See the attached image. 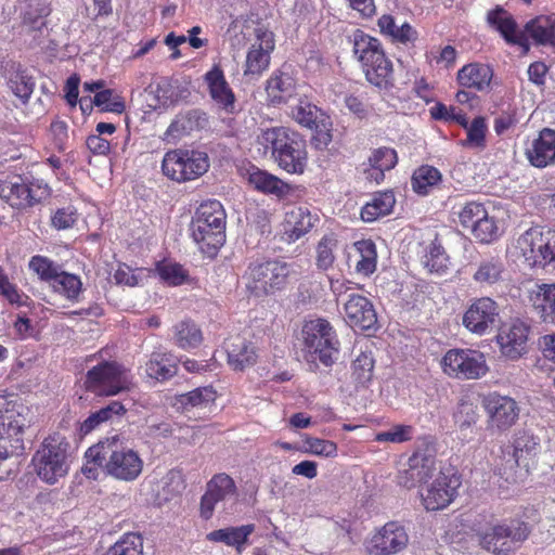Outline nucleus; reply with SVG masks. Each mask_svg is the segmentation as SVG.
I'll return each mask as SVG.
<instances>
[{
  "label": "nucleus",
  "instance_id": "nucleus-1",
  "mask_svg": "<svg viewBox=\"0 0 555 555\" xmlns=\"http://www.w3.org/2000/svg\"><path fill=\"white\" fill-rule=\"evenodd\" d=\"M258 152L274 159L288 173L302 175L308 164L306 142L299 133L286 127L261 129L256 138Z\"/></svg>",
  "mask_w": 555,
  "mask_h": 555
},
{
  "label": "nucleus",
  "instance_id": "nucleus-2",
  "mask_svg": "<svg viewBox=\"0 0 555 555\" xmlns=\"http://www.w3.org/2000/svg\"><path fill=\"white\" fill-rule=\"evenodd\" d=\"M86 455L89 461L103 465V472L117 480L133 481L143 470V460L140 454L122 446L116 436L90 447Z\"/></svg>",
  "mask_w": 555,
  "mask_h": 555
},
{
  "label": "nucleus",
  "instance_id": "nucleus-3",
  "mask_svg": "<svg viewBox=\"0 0 555 555\" xmlns=\"http://www.w3.org/2000/svg\"><path fill=\"white\" fill-rule=\"evenodd\" d=\"M354 59L360 63L367 82L379 90L393 86L392 62L386 56L382 42L361 29L349 38Z\"/></svg>",
  "mask_w": 555,
  "mask_h": 555
},
{
  "label": "nucleus",
  "instance_id": "nucleus-4",
  "mask_svg": "<svg viewBox=\"0 0 555 555\" xmlns=\"http://www.w3.org/2000/svg\"><path fill=\"white\" fill-rule=\"evenodd\" d=\"M532 527L518 518L499 520L475 531L478 546L490 555H513L529 539Z\"/></svg>",
  "mask_w": 555,
  "mask_h": 555
},
{
  "label": "nucleus",
  "instance_id": "nucleus-5",
  "mask_svg": "<svg viewBox=\"0 0 555 555\" xmlns=\"http://www.w3.org/2000/svg\"><path fill=\"white\" fill-rule=\"evenodd\" d=\"M227 214L222 204L209 199L199 205L191 221V235L199 249L215 256L225 243Z\"/></svg>",
  "mask_w": 555,
  "mask_h": 555
},
{
  "label": "nucleus",
  "instance_id": "nucleus-6",
  "mask_svg": "<svg viewBox=\"0 0 555 555\" xmlns=\"http://www.w3.org/2000/svg\"><path fill=\"white\" fill-rule=\"evenodd\" d=\"M31 465L41 481L57 483L69 472V443L66 438L59 434L44 438L33 455Z\"/></svg>",
  "mask_w": 555,
  "mask_h": 555
},
{
  "label": "nucleus",
  "instance_id": "nucleus-7",
  "mask_svg": "<svg viewBox=\"0 0 555 555\" xmlns=\"http://www.w3.org/2000/svg\"><path fill=\"white\" fill-rule=\"evenodd\" d=\"M301 334L307 360L310 362L320 360L324 365H331L339 347L337 335L331 323L322 318L306 321Z\"/></svg>",
  "mask_w": 555,
  "mask_h": 555
},
{
  "label": "nucleus",
  "instance_id": "nucleus-8",
  "mask_svg": "<svg viewBox=\"0 0 555 555\" xmlns=\"http://www.w3.org/2000/svg\"><path fill=\"white\" fill-rule=\"evenodd\" d=\"M209 169L207 153L197 150L168 151L162 162L163 173L172 181L188 182L198 179Z\"/></svg>",
  "mask_w": 555,
  "mask_h": 555
},
{
  "label": "nucleus",
  "instance_id": "nucleus-9",
  "mask_svg": "<svg viewBox=\"0 0 555 555\" xmlns=\"http://www.w3.org/2000/svg\"><path fill=\"white\" fill-rule=\"evenodd\" d=\"M288 274L289 267L286 262L270 260L250 263L243 279L249 294L261 297L280 289Z\"/></svg>",
  "mask_w": 555,
  "mask_h": 555
},
{
  "label": "nucleus",
  "instance_id": "nucleus-10",
  "mask_svg": "<svg viewBox=\"0 0 555 555\" xmlns=\"http://www.w3.org/2000/svg\"><path fill=\"white\" fill-rule=\"evenodd\" d=\"M131 385L129 372L115 361H104L87 372L85 386L96 396H115Z\"/></svg>",
  "mask_w": 555,
  "mask_h": 555
},
{
  "label": "nucleus",
  "instance_id": "nucleus-11",
  "mask_svg": "<svg viewBox=\"0 0 555 555\" xmlns=\"http://www.w3.org/2000/svg\"><path fill=\"white\" fill-rule=\"evenodd\" d=\"M441 367L446 375L460 380L480 379L489 372L486 356L475 349L448 350L441 359Z\"/></svg>",
  "mask_w": 555,
  "mask_h": 555
},
{
  "label": "nucleus",
  "instance_id": "nucleus-12",
  "mask_svg": "<svg viewBox=\"0 0 555 555\" xmlns=\"http://www.w3.org/2000/svg\"><path fill=\"white\" fill-rule=\"evenodd\" d=\"M555 248V231H542L540 228H530L524 232L516 242V248L529 267L545 268L543 248Z\"/></svg>",
  "mask_w": 555,
  "mask_h": 555
},
{
  "label": "nucleus",
  "instance_id": "nucleus-13",
  "mask_svg": "<svg viewBox=\"0 0 555 555\" xmlns=\"http://www.w3.org/2000/svg\"><path fill=\"white\" fill-rule=\"evenodd\" d=\"M499 319V306L490 297H480L472 301L463 314L462 323L475 335H486L495 327Z\"/></svg>",
  "mask_w": 555,
  "mask_h": 555
},
{
  "label": "nucleus",
  "instance_id": "nucleus-14",
  "mask_svg": "<svg viewBox=\"0 0 555 555\" xmlns=\"http://www.w3.org/2000/svg\"><path fill=\"white\" fill-rule=\"evenodd\" d=\"M530 330V325L519 319L503 323L496 335L501 353L509 360L522 357L528 349Z\"/></svg>",
  "mask_w": 555,
  "mask_h": 555
},
{
  "label": "nucleus",
  "instance_id": "nucleus-15",
  "mask_svg": "<svg viewBox=\"0 0 555 555\" xmlns=\"http://www.w3.org/2000/svg\"><path fill=\"white\" fill-rule=\"evenodd\" d=\"M460 485L456 474L439 472L435 480L421 493L423 505L427 511L447 507L456 496Z\"/></svg>",
  "mask_w": 555,
  "mask_h": 555
},
{
  "label": "nucleus",
  "instance_id": "nucleus-16",
  "mask_svg": "<svg viewBox=\"0 0 555 555\" xmlns=\"http://www.w3.org/2000/svg\"><path fill=\"white\" fill-rule=\"evenodd\" d=\"M482 405L489 417L490 428L504 431L518 420L520 410L517 402L511 397L492 392L483 398Z\"/></svg>",
  "mask_w": 555,
  "mask_h": 555
},
{
  "label": "nucleus",
  "instance_id": "nucleus-17",
  "mask_svg": "<svg viewBox=\"0 0 555 555\" xmlns=\"http://www.w3.org/2000/svg\"><path fill=\"white\" fill-rule=\"evenodd\" d=\"M255 42L251 43L245 62L244 75H260L269 67L270 54L274 50V35L263 26L254 28Z\"/></svg>",
  "mask_w": 555,
  "mask_h": 555
},
{
  "label": "nucleus",
  "instance_id": "nucleus-18",
  "mask_svg": "<svg viewBox=\"0 0 555 555\" xmlns=\"http://www.w3.org/2000/svg\"><path fill=\"white\" fill-rule=\"evenodd\" d=\"M0 194L12 206L28 207L49 196V189L40 182H25L21 177H15L1 186Z\"/></svg>",
  "mask_w": 555,
  "mask_h": 555
},
{
  "label": "nucleus",
  "instance_id": "nucleus-19",
  "mask_svg": "<svg viewBox=\"0 0 555 555\" xmlns=\"http://www.w3.org/2000/svg\"><path fill=\"white\" fill-rule=\"evenodd\" d=\"M409 543L405 529L397 522H387L366 545L372 555H393L403 551Z\"/></svg>",
  "mask_w": 555,
  "mask_h": 555
},
{
  "label": "nucleus",
  "instance_id": "nucleus-20",
  "mask_svg": "<svg viewBox=\"0 0 555 555\" xmlns=\"http://www.w3.org/2000/svg\"><path fill=\"white\" fill-rule=\"evenodd\" d=\"M435 456L427 450H417L409 459V468L398 476V485L412 489L418 483L426 482L436 470Z\"/></svg>",
  "mask_w": 555,
  "mask_h": 555
},
{
  "label": "nucleus",
  "instance_id": "nucleus-21",
  "mask_svg": "<svg viewBox=\"0 0 555 555\" xmlns=\"http://www.w3.org/2000/svg\"><path fill=\"white\" fill-rule=\"evenodd\" d=\"M320 221L318 214L308 207L295 206L285 212L283 236L286 242L294 243L308 234Z\"/></svg>",
  "mask_w": 555,
  "mask_h": 555
},
{
  "label": "nucleus",
  "instance_id": "nucleus-22",
  "mask_svg": "<svg viewBox=\"0 0 555 555\" xmlns=\"http://www.w3.org/2000/svg\"><path fill=\"white\" fill-rule=\"evenodd\" d=\"M345 320L353 328L367 331L375 328L377 314L373 304L364 296L349 295L344 304Z\"/></svg>",
  "mask_w": 555,
  "mask_h": 555
},
{
  "label": "nucleus",
  "instance_id": "nucleus-23",
  "mask_svg": "<svg viewBox=\"0 0 555 555\" xmlns=\"http://www.w3.org/2000/svg\"><path fill=\"white\" fill-rule=\"evenodd\" d=\"M204 81L216 105L227 114H233L236 108V98L221 67L214 65L211 69L204 75Z\"/></svg>",
  "mask_w": 555,
  "mask_h": 555
},
{
  "label": "nucleus",
  "instance_id": "nucleus-24",
  "mask_svg": "<svg viewBox=\"0 0 555 555\" xmlns=\"http://www.w3.org/2000/svg\"><path fill=\"white\" fill-rule=\"evenodd\" d=\"M532 311L544 322L555 326V283H537L527 291Z\"/></svg>",
  "mask_w": 555,
  "mask_h": 555
},
{
  "label": "nucleus",
  "instance_id": "nucleus-25",
  "mask_svg": "<svg viewBox=\"0 0 555 555\" xmlns=\"http://www.w3.org/2000/svg\"><path fill=\"white\" fill-rule=\"evenodd\" d=\"M487 22L501 34L507 43L519 46L524 48L525 52L529 50L527 36L518 29V25L513 15L502 7H496L489 11Z\"/></svg>",
  "mask_w": 555,
  "mask_h": 555
},
{
  "label": "nucleus",
  "instance_id": "nucleus-26",
  "mask_svg": "<svg viewBox=\"0 0 555 555\" xmlns=\"http://www.w3.org/2000/svg\"><path fill=\"white\" fill-rule=\"evenodd\" d=\"M228 363L234 371L253 366L258 358V347L250 338L242 335L231 336L227 341Z\"/></svg>",
  "mask_w": 555,
  "mask_h": 555
},
{
  "label": "nucleus",
  "instance_id": "nucleus-27",
  "mask_svg": "<svg viewBox=\"0 0 555 555\" xmlns=\"http://www.w3.org/2000/svg\"><path fill=\"white\" fill-rule=\"evenodd\" d=\"M529 163L537 168H544L555 163V130L544 128L526 150Z\"/></svg>",
  "mask_w": 555,
  "mask_h": 555
},
{
  "label": "nucleus",
  "instance_id": "nucleus-28",
  "mask_svg": "<svg viewBox=\"0 0 555 555\" xmlns=\"http://www.w3.org/2000/svg\"><path fill=\"white\" fill-rule=\"evenodd\" d=\"M207 122L206 114L198 109L180 113L171 121L163 135L166 142H177L193 131L203 128Z\"/></svg>",
  "mask_w": 555,
  "mask_h": 555
},
{
  "label": "nucleus",
  "instance_id": "nucleus-29",
  "mask_svg": "<svg viewBox=\"0 0 555 555\" xmlns=\"http://www.w3.org/2000/svg\"><path fill=\"white\" fill-rule=\"evenodd\" d=\"M255 531L254 524L242 525L238 527H227L217 529L207 533L206 539L210 542L223 543L232 546L238 554H242L250 534Z\"/></svg>",
  "mask_w": 555,
  "mask_h": 555
},
{
  "label": "nucleus",
  "instance_id": "nucleus-30",
  "mask_svg": "<svg viewBox=\"0 0 555 555\" xmlns=\"http://www.w3.org/2000/svg\"><path fill=\"white\" fill-rule=\"evenodd\" d=\"M492 77V68L481 63H469L457 72L459 83L464 88L477 91L489 89Z\"/></svg>",
  "mask_w": 555,
  "mask_h": 555
},
{
  "label": "nucleus",
  "instance_id": "nucleus-31",
  "mask_svg": "<svg viewBox=\"0 0 555 555\" xmlns=\"http://www.w3.org/2000/svg\"><path fill=\"white\" fill-rule=\"evenodd\" d=\"M266 91L271 103H284L296 94V81L289 73L275 70L267 80Z\"/></svg>",
  "mask_w": 555,
  "mask_h": 555
},
{
  "label": "nucleus",
  "instance_id": "nucleus-32",
  "mask_svg": "<svg viewBox=\"0 0 555 555\" xmlns=\"http://www.w3.org/2000/svg\"><path fill=\"white\" fill-rule=\"evenodd\" d=\"M398 163L397 152L390 147H379L372 152L369 157V168L365 169L366 179L380 183L384 180L385 171L392 169Z\"/></svg>",
  "mask_w": 555,
  "mask_h": 555
},
{
  "label": "nucleus",
  "instance_id": "nucleus-33",
  "mask_svg": "<svg viewBox=\"0 0 555 555\" xmlns=\"http://www.w3.org/2000/svg\"><path fill=\"white\" fill-rule=\"evenodd\" d=\"M505 264L500 256L482 258L477 264L473 280L482 286H491L504 280Z\"/></svg>",
  "mask_w": 555,
  "mask_h": 555
},
{
  "label": "nucleus",
  "instance_id": "nucleus-34",
  "mask_svg": "<svg viewBox=\"0 0 555 555\" xmlns=\"http://www.w3.org/2000/svg\"><path fill=\"white\" fill-rule=\"evenodd\" d=\"M396 204L395 195L391 191L377 192L361 208V219L364 222H374L377 219L389 215Z\"/></svg>",
  "mask_w": 555,
  "mask_h": 555
},
{
  "label": "nucleus",
  "instance_id": "nucleus-35",
  "mask_svg": "<svg viewBox=\"0 0 555 555\" xmlns=\"http://www.w3.org/2000/svg\"><path fill=\"white\" fill-rule=\"evenodd\" d=\"M526 31L537 44L555 49V14L540 15L526 24Z\"/></svg>",
  "mask_w": 555,
  "mask_h": 555
},
{
  "label": "nucleus",
  "instance_id": "nucleus-36",
  "mask_svg": "<svg viewBox=\"0 0 555 555\" xmlns=\"http://www.w3.org/2000/svg\"><path fill=\"white\" fill-rule=\"evenodd\" d=\"M352 257L356 259L354 269L357 273L369 276L376 270L377 251L376 245L371 240H361L353 243Z\"/></svg>",
  "mask_w": 555,
  "mask_h": 555
},
{
  "label": "nucleus",
  "instance_id": "nucleus-37",
  "mask_svg": "<svg viewBox=\"0 0 555 555\" xmlns=\"http://www.w3.org/2000/svg\"><path fill=\"white\" fill-rule=\"evenodd\" d=\"M146 373L157 380H166L177 374V359L170 352H153L146 363Z\"/></svg>",
  "mask_w": 555,
  "mask_h": 555
},
{
  "label": "nucleus",
  "instance_id": "nucleus-38",
  "mask_svg": "<svg viewBox=\"0 0 555 555\" xmlns=\"http://www.w3.org/2000/svg\"><path fill=\"white\" fill-rule=\"evenodd\" d=\"M377 25L383 35L400 43L413 42L417 39V31L406 22L398 25L395 17L384 14L378 18Z\"/></svg>",
  "mask_w": 555,
  "mask_h": 555
},
{
  "label": "nucleus",
  "instance_id": "nucleus-39",
  "mask_svg": "<svg viewBox=\"0 0 555 555\" xmlns=\"http://www.w3.org/2000/svg\"><path fill=\"white\" fill-rule=\"evenodd\" d=\"M539 449L538 439L528 431H518L514 440V460L517 466H522L528 472L530 461Z\"/></svg>",
  "mask_w": 555,
  "mask_h": 555
},
{
  "label": "nucleus",
  "instance_id": "nucleus-40",
  "mask_svg": "<svg viewBox=\"0 0 555 555\" xmlns=\"http://www.w3.org/2000/svg\"><path fill=\"white\" fill-rule=\"evenodd\" d=\"M35 79L20 65H13L9 72L8 86L22 103H26L35 89Z\"/></svg>",
  "mask_w": 555,
  "mask_h": 555
},
{
  "label": "nucleus",
  "instance_id": "nucleus-41",
  "mask_svg": "<svg viewBox=\"0 0 555 555\" xmlns=\"http://www.w3.org/2000/svg\"><path fill=\"white\" fill-rule=\"evenodd\" d=\"M292 116L298 124L310 129L319 128L320 124L325 127V120L328 119L321 109L307 99L298 101L292 109Z\"/></svg>",
  "mask_w": 555,
  "mask_h": 555
},
{
  "label": "nucleus",
  "instance_id": "nucleus-42",
  "mask_svg": "<svg viewBox=\"0 0 555 555\" xmlns=\"http://www.w3.org/2000/svg\"><path fill=\"white\" fill-rule=\"evenodd\" d=\"M173 340L178 347L190 350L202 344L203 333L193 321L182 320L173 325Z\"/></svg>",
  "mask_w": 555,
  "mask_h": 555
},
{
  "label": "nucleus",
  "instance_id": "nucleus-43",
  "mask_svg": "<svg viewBox=\"0 0 555 555\" xmlns=\"http://www.w3.org/2000/svg\"><path fill=\"white\" fill-rule=\"evenodd\" d=\"M459 223L463 229L470 231L489 214L485 204L478 201H469L457 204L454 208Z\"/></svg>",
  "mask_w": 555,
  "mask_h": 555
},
{
  "label": "nucleus",
  "instance_id": "nucleus-44",
  "mask_svg": "<svg viewBox=\"0 0 555 555\" xmlns=\"http://www.w3.org/2000/svg\"><path fill=\"white\" fill-rule=\"evenodd\" d=\"M53 292L65 297L69 301H78L82 292V282L76 274L60 270L51 281Z\"/></svg>",
  "mask_w": 555,
  "mask_h": 555
},
{
  "label": "nucleus",
  "instance_id": "nucleus-45",
  "mask_svg": "<svg viewBox=\"0 0 555 555\" xmlns=\"http://www.w3.org/2000/svg\"><path fill=\"white\" fill-rule=\"evenodd\" d=\"M441 172L437 168L423 165L412 175V189L420 195H427L441 182Z\"/></svg>",
  "mask_w": 555,
  "mask_h": 555
},
{
  "label": "nucleus",
  "instance_id": "nucleus-46",
  "mask_svg": "<svg viewBox=\"0 0 555 555\" xmlns=\"http://www.w3.org/2000/svg\"><path fill=\"white\" fill-rule=\"evenodd\" d=\"M125 413V406L119 401H113L99 411L91 413L80 425V431L87 435L96 429L101 424L113 420L114 416H120Z\"/></svg>",
  "mask_w": 555,
  "mask_h": 555
},
{
  "label": "nucleus",
  "instance_id": "nucleus-47",
  "mask_svg": "<svg viewBox=\"0 0 555 555\" xmlns=\"http://www.w3.org/2000/svg\"><path fill=\"white\" fill-rule=\"evenodd\" d=\"M374 358L372 352H361L352 362V379L356 388H366L373 378Z\"/></svg>",
  "mask_w": 555,
  "mask_h": 555
},
{
  "label": "nucleus",
  "instance_id": "nucleus-48",
  "mask_svg": "<svg viewBox=\"0 0 555 555\" xmlns=\"http://www.w3.org/2000/svg\"><path fill=\"white\" fill-rule=\"evenodd\" d=\"M249 182L255 189L278 196L285 194L287 189V185L281 179L260 169L249 172Z\"/></svg>",
  "mask_w": 555,
  "mask_h": 555
},
{
  "label": "nucleus",
  "instance_id": "nucleus-49",
  "mask_svg": "<svg viewBox=\"0 0 555 555\" xmlns=\"http://www.w3.org/2000/svg\"><path fill=\"white\" fill-rule=\"evenodd\" d=\"M422 263L429 272L442 274L448 269L449 257L441 244L434 241L428 245L422 258Z\"/></svg>",
  "mask_w": 555,
  "mask_h": 555
},
{
  "label": "nucleus",
  "instance_id": "nucleus-50",
  "mask_svg": "<svg viewBox=\"0 0 555 555\" xmlns=\"http://www.w3.org/2000/svg\"><path fill=\"white\" fill-rule=\"evenodd\" d=\"M216 400V391L212 387H198L177 398V404L183 410L207 406Z\"/></svg>",
  "mask_w": 555,
  "mask_h": 555
},
{
  "label": "nucleus",
  "instance_id": "nucleus-51",
  "mask_svg": "<svg viewBox=\"0 0 555 555\" xmlns=\"http://www.w3.org/2000/svg\"><path fill=\"white\" fill-rule=\"evenodd\" d=\"M337 238L333 233L325 234L315 247V264L318 269L326 271L333 267L335 261V249Z\"/></svg>",
  "mask_w": 555,
  "mask_h": 555
},
{
  "label": "nucleus",
  "instance_id": "nucleus-52",
  "mask_svg": "<svg viewBox=\"0 0 555 555\" xmlns=\"http://www.w3.org/2000/svg\"><path fill=\"white\" fill-rule=\"evenodd\" d=\"M104 555H143V539L134 532L125 533Z\"/></svg>",
  "mask_w": 555,
  "mask_h": 555
},
{
  "label": "nucleus",
  "instance_id": "nucleus-53",
  "mask_svg": "<svg viewBox=\"0 0 555 555\" xmlns=\"http://www.w3.org/2000/svg\"><path fill=\"white\" fill-rule=\"evenodd\" d=\"M206 491L221 502L236 494V486L229 475L217 474L208 481Z\"/></svg>",
  "mask_w": 555,
  "mask_h": 555
},
{
  "label": "nucleus",
  "instance_id": "nucleus-54",
  "mask_svg": "<svg viewBox=\"0 0 555 555\" xmlns=\"http://www.w3.org/2000/svg\"><path fill=\"white\" fill-rule=\"evenodd\" d=\"M102 112L121 114L126 109L124 99L116 94L112 89H104L95 93L93 100H90Z\"/></svg>",
  "mask_w": 555,
  "mask_h": 555
},
{
  "label": "nucleus",
  "instance_id": "nucleus-55",
  "mask_svg": "<svg viewBox=\"0 0 555 555\" xmlns=\"http://www.w3.org/2000/svg\"><path fill=\"white\" fill-rule=\"evenodd\" d=\"M469 232L478 242L483 244H490L496 241L501 235L498 220L489 214Z\"/></svg>",
  "mask_w": 555,
  "mask_h": 555
},
{
  "label": "nucleus",
  "instance_id": "nucleus-56",
  "mask_svg": "<svg viewBox=\"0 0 555 555\" xmlns=\"http://www.w3.org/2000/svg\"><path fill=\"white\" fill-rule=\"evenodd\" d=\"M181 94V89L178 86L172 85L170 81H162L156 86L155 89V99L156 104L155 108L160 107H169L179 102Z\"/></svg>",
  "mask_w": 555,
  "mask_h": 555
},
{
  "label": "nucleus",
  "instance_id": "nucleus-57",
  "mask_svg": "<svg viewBox=\"0 0 555 555\" xmlns=\"http://www.w3.org/2000/svg\"><path fill=\"white\" fill-rule=\"evenodd\" d=\"M29 269L39 275L40 280L48 282L49 284L59 273L61 268L51 259L43 256H34L29 260Z\"/></svg>",
  "mask_w": 555,
  "mask_h": 555
},
{
  "label": "nucleus",
  "instance_id": "nucleus-58",
  "mask_svg": "<svg viewBox=\"0 0 555 555\" xmlns=\"http://www.w3.org/2000/svg\"><path fill=\"white\" fill-rule=\"evenodd\" d=\"M304 444V451L312 455L322 457H335L337 455V444L331 440L307 437Z\"/></svg>",
  "mask_w": 555,
  "mask_h": 555
},
{
  "label": "nucleus",
  "instance_id": "nucleus-59",
  "mask_svg": "<svg viewBox=\"0 0 555 555\" xmlns=\"http://www.w3.org/2000/svg\"><path fill=\"white\" fill-rule=\"evenodd\" d=\"M455 423L460 428H467L476 424L479 418L478 406L468 400H461L454 414Z\"/></svg>",
  "mask_w": 555,
  "mask_h": 555
},
{
  "label": "nucleus",
  "instance_id": "nucleus-60",
  "mask_svg": "<svg viewBox=\"0 0 555 555\" xmlns=\"http://www.w3.org/2000/svg\"><path fill=\"white\" fill-rule=\"evenodd\" d=\"M467 132L465 144L473 147H480L485 144L487 124L486 119L481 116L474 118V120L464 127Z\"/></svg>",
  "mask_w": 555,
  "mask_h": 555
},
{
  "label": "nucleus",
  "instance_id": "nucleus-61",
  "mask_svg": "<svg viewBox=\"0 0 555 555\" xmlns=\"http://www.w3.org/2000/svg\"><path fill=\"white\" fill-rule=\"evenodd\" d=\"M50 13L49 7L40 1H34L28 4V9L23 13V22L33 28H40L44 22L43 18Z\"/></svg>",
  "mask_w": 555,
  "mask_h": 555
},
{
  "label": "nucleus",
  "instance_id": "nucleus-62",
  "mask_svg": "<svg viewBox=\"0 0 555 555\" xmlns=\"http://www.w3.org/2000/svg\"><path fill=\"white\" fill-rule=\"evenodd\" d=\"M518 113V108L512 106H508L506 111H502L494 119L493 127L495 133L502 135L514 129L520 120Z\"/></svg>",
  "mask_w": 555,
  "mask_h": 555
},
{
  "label": "nucleus",
  "instance_id": "nucleus-63",
  "mask_svg": "<svg viewBox=\"0 0 555 555\" xmlns=\"http://www.w3.org/2000/svg\"><path fill=\"white\" fill-rule=\"evenodd\" d=\"M413 427L409 425H395L386 431L378 433L375 440L378 442L401 443L412 438Z\"/></svg>",
  "mask_w": 555,
  "mask_h": 555
},
{
  "label": "nucleus",
  "instance_id": "nucleus-64",
  "mask_svg": "<svg viewBox=\"0 0 555 555\" xmlns=\"http://www.w3.org/2000/svg\"><path fill=\"white\" fill-rule=\"evenodd\" d=\"M157 272L167 284L177 286L184 283L188 275L182 266L178 263H164L157 267Z\"/></svg>",
  "mask_w": 555,
  "mask_h": 555
}]
</instances>
